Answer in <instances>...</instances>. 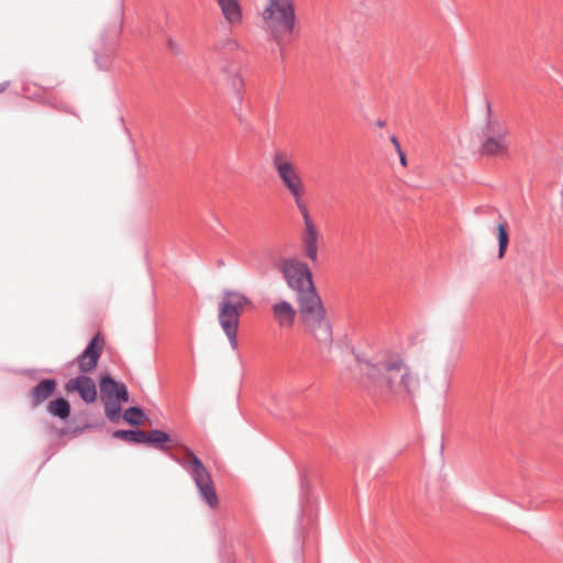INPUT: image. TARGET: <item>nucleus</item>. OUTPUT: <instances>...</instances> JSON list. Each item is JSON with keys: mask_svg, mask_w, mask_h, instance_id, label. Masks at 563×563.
<instances>
[{"mask_svg": "<svg viewBox=\"0 0 563 563\" xmlns=\"http://www.w3.org/2000/svg\"><path fill=\"white\" fill-rule=\"evenodd\" d=\"M352 355L361 373V385L373 398H384L387 393L413 395L420 387L418 376L396 355Z\"/></svg>", "mask_w": 563, "mask_h": 563, "instance_id": "obj_1", "label": "nucleus"}, {"mask_svg": "<svg viewBox=\"0 0 563 563\" xmlns=\"http://www.w3.org/2000/svg\"><path fill=\"white\" fill-rule=\"evenodd\" d=\"M260 18L263 29L277 44L296 33L295 0H263Z\"/></svg>", "mask_w": 563, "mask_h": 563, "instance_id": "obj_2", "label": "nucleus"}, {"mask_svg": "<svg viewBox=\"0 0 563 563\" xmlns=\"http://www.w3.org/2000/svg\"><path fill=\"white\" fill-rule=\"evenodd\" d=\"M272 166L284 189L292 198L297 210L307 208L308 205L305 200L306 184L299 167L296 165L289 153L283 150L275 151L272 155Z\"/></svg>", "mask_w": 563, "mask_h": 563, "instance_id": "obj_3", "label": "nucleus"}, {"mask_svg": "<svg viewBox=\"0 0 563 563\" xmlns=\"http://www.w3.org/2000/svg\"><path fill=\"white\" fill-rule=\"evenodd\" d=\"M297 302L299 318L305 329L317 340L329 342L332 338V324L318 291L297 299Z\"/></svg>", "mask_w": 563, "mask_h": 563, "instance_id": "obj_4", "label": "nucleus"}, {"mask_svg": "<svg viewBox=\"0 0 563 563\" xmlns=\"http://www.w3.org/2000/svg\"><path fill=\"white\" fill-rule=\"evenodd\" d=\"M174 461L183 466L190 475L199 490L201 499L210 507H216L219 503L216 488L213 486L210 473L202 461L189 449L185 451L181 457L172 455Z\"/></svg>", "mask_w": 563, "mask_h": 563, "instance_id": "obj_5", "label": "nucleus"}, {"mask_svg": "<svg viewBox=\"0 0 563 563\" xmlns=\"http://www.w3.org/2000/svg\"><path fill=\"white\" fill-rule=\"evenodd\" d=\"M249 298L240 291L228 290L219 303V322L229 340V349H238L236 331L243 308L250 305Z\"/></svg>", "mask_w": 563, "mask_h": 563, "instance_id": "obj_6", "label": "nucleus"}, {"mask_svg": "<svg viewBox=\"0 0 563 563\" xmlns=\"http://www.w3.org/2000/svg\"><path fill=\"white\" fill-rule=\"evenodd\" d=\"M279 269L288 287L296 292V298L317 292L313 285L312 273L308 265L298 258H284Z\"/></svg>", "mask_w": 563, "mask_h": 563, "instance_id": "obj_7", "label": "nucleus"}, {"mask_svg": "<svg viewBox=\"0 0 563 563\" xmlns=\"http://www.w3.org/2000/svg\"><path fill=\"white\" fill-rule=\"evenodd\" d=\"M509 130L497 119L489 118L484 130L481 154L488 157H506L509 153Z\"/></svg>", "mask_w": 563, "mask_h": 563, "instance_id": "obj_8", "label": "nucleus"}, {"mask_svg": "<svg viewBox=\"0 0 563 563\" xmlns=\"http://www.w3.org/2000/svg\"><path fill=\"white\" fill-rule=\"evenodd\" d=\"M302 221H303V230L300 236L301 246L305 255L311 262H317L318 260V241H319V231L318 228L310 214L309 208H303L302 210H298Z\"/></svg>", "mask_w": 563, "mask_h": 563, "instance_id": "obj_9", "label": "nucleus"}, {"mask_svg": "<svg viewBox=\"0 0 563 563\" xmlns=\"http://www.w3.org/2000/svg\"><path fill=\"white\" fill-rule=\"evenodd\" d=\"M100 393L102 400H113L120 402H128L130 395L126 386L115 380L110 374H106L100 378Z\"/></svg>", "mask_w": 563, "mask_h": 563, "instance_id": "obj_10", "label": "nucleus"}, {"mask_svg": "<svg viewBox=\"0 0 563 563\" xmlns=\"http://www.w3.org/2000/svg\"><path fill=\"white\" fill-rule=\"evenodd\" d=\"M66 388L71 391H77L80 398L87 404H91L97 399L96 384L92 378L86 375H78L70 379Z\"/></svg>", "mask_w": 563, "mask_h": 563, "instance_id": "obj_11", "label": "nucleus"}, {"mask_svg": "<svg viewBox=\"0 0 563 563\" xmlns=\"http://www.w3.org/2000/svg\"><path fill=\"white\" fill-rule=\"evenodd\" d=\"M221 15L231 27H238L243 23V8L241 0H216Z\"/></svg>", "mask_w": 563, "mask_h": 563, "instance_id": "obj_12", "label": "nucleus"}, {"mask_svg": "<svg viewBox=\"0 0 563 563\" xmlns=\"http://www.w3.org/2000/svg\"><path fill=\"white\" fill-rule=\"evenodd\" d=\"M57 388V383L54 378L41 379L31 390V406L37 408L46 401Z\"/></svg>", "mask_w": 563, "mask_h": 563, "instance_id": "obj_13", "label": "nucleus"}, {"mask_svg": "<svg viewBox=\"0 0 563 563\" xmlns=\"http://www.w3.org/2000/svg\"><path fill=\"white\" fill-rule=\"evenodd\" d=\"M272 311L274 320L280 327L289 328L294 324L297 311L290 302L279 300L273 305Z\"/></svg>", "mask_w": 563, "mask_h": 563, "instance_id": "obj_14", "label": "nucleus"}, {"mask_svg": "<svg viewBox=\"0 0 563 563\" xmlns=\"http://www.w3.org/2000/svg\"><path fill=\"white\" fill-rule=\"evenodd\" d=\"M46 410L52 417L66 421L70 417L71 406L65 397H57L48 404Z\"/></svg>", "mask_w": 563, "mask_h": 563, "instance_id": "obj_15", "label": "nucleus"}, {"mask_svg": "<svg viewBox=\"0 0 563 563\" xmlns=\"http://www.w3.org/2000/svg\"><path fill=\"white\" fill-rule=\"evenodd\" d=\"M170 437L167 432L159 430V429H153L148 433L145 432L144 443L148 446L158 449L161 451H167V443L169 442Z\"/></svg>", "mask_w": 563, "mask_h": 563, "instance_id": "obj_16", "label": "nucleus"}, {"mask_svg": "<svg viewBox=\"0 0 563 563\" xmlns=\"http://www.w3.org/2000/svg\"><path fill=\"white\" fill-rule=\"evenodd\" d=\"M113 439L123 440L134 444H143L145 438V431L141 429H118L112 432Z\"/></svg>", "mask_w": 563, "mask_h": 563, "instance_id": "obj_17", "label": "nucleus"}, {"mask_svg": "<svg viewBox=\"0 0 563 563\" xmlns=\"http://www.w3.org/2000/svg\"><path fill=\"white\" fill-rule=\"evenodd\" d=\"M223 70L228 75V81L231 88L234 90V92L240 93L243 90L244 80L241 76L239 66L235 63L231 62L228 63L227 67L223 68Z\"/></svg>", "mask_w": 563, "mask_h": 563, "instance_id": "obj_18", "label": "nucleus"}, {"mask_svg": "<svg viewBox=\"0 0 563 563\" xmlns=\"http://www.w3.org/2000/svg\"><path fill=\"white\" fill-rule=\"evenodd\" d=\"M122 418L126 423L133 427H139L146 419V415L141 407L132 406L124 410Z\"/></svg>", "mask_w": 563, "mask_h": 563, "instance_id": "obj_19", "label": "nucleus"}, {"mask_svg": "<svg viewBox=\"0 0 563 563\" xmlns=\"http://www.w3.org/2000/svg\"><path fill=\"white\" fill-rule=\"evenodd\" d=\"M497 240H498V258L503 260L509 244L508 225L506 221H501L497 224Z\"/></svg>", "mask_w": 563, "mask_h": 563, "instance_id": "obj_20", "label": "nucleus"}, {"mask_svg": "<svg viewBox=\"0 0 563 563\" xmlns=\"http://www.w3.org/2000/svg\"><path fill=\"white\" fill-rule=\"evenodd\" d=\"M104 404V413L109 421L118 423L121 419L122 404L113 400H102Z\"/></svg>", "mask_w": 563, "mask_h": 563, "instance_id": "obj_21", "label": "nucleus"}, {"mask_svg": "<svg viewBox=\"0 0 563 563\" xmlns=\"http://www.w3.org/2000/svg\"><path fill=\"white\" fill-rule=\"evenodd\" d=\"M101 354H78V366L81 372L88 373L95 369Z\"/></svg>", "mask_w": 563, "mask_h": 563, "instance_id": "obj_22", "label": "nucleus"}, {"mask_svg": "<svg viewBox=\"0 0 563 563\" xmlns=\"http://www.w3.org/2000/svg\"><path fill=\"white\" fill-rule=\"evenodd\" d=\"M107 347L104 338L98 333L88 344L84 352H102Z\"/></svg>", "mask_w": 563, "mask_h": 563, "instance_id": "obj_23", "label": "nucleus"}, {"mask_svg": "<svg viewBox=\"0 0 563 563\" xmlns=\"http://www.w3.org/2000/svg\"><path fill=\"white\" fill-rule=\"evenodd\" d=\"M307 512H308L307 508L302 507V509L300 510V512H299V515L297 517V530L299 532H301L302 529H303V518H305V516H308V521L311 520L310 515H308Z\"/></svg>", "mask_w": 563, "mask_h": 563, "instance_id": "obj_24", "label": "nucleus"}, {"mask_svg": "<svg viewBox=\"0 0 563 563\" xmlns=\"http://www.w3.org/2000/svg\"><path fill=\"white\" fill-rule=\"evenodd\" d=\"M227 46H228L229 48H231V49H238V48H239V43H238V41H236V40H234V38H229V40L227 41Z\"/></svg>", "mask_w": 563, "mask_h": 563, "instance_id": "obj_25", "label": "nucleus"}, {"mask_svg": "<svg viewBox=\"0 0 563 563\" xmlns=\"http://www.w3.org/2000/svg\"><path fill=\"white\" fill-rule=\"evenodd\" d=\"M300 486H301V494H303L305 490L308 488V479L303 475H301V477H300Z\"/></svg>", "mask_w": 563, "mask_h": 563, "instance_id": "obj_26", "label": "nucleus"}, {"mask_svg": "<svg viewBox=\"0 0 563 563\" xmlns=\"http://www.w3.org/2000/svg\"><path fill=\"white\" fill-rule=\"evenodd\" d=\"M398 155H399V158H400V163L402 166H407V158H406V155L405 153L402 152V150H399L397 151Z\"/></svg>", "mask_w": 563, "mask_h": 563, "instance_id": "obj_27", "label": "nucleus"}, {"mask_svg": "<svg viewBox=\"0 0 563 563\" xmlns=\"http://www.w3.org/2000/svg\"><path fill=\"white\" fill-rule=\"evenodd\" d=\"M390 141H391L393 145L395 146V150H396V151L401 150V147H400V143H399V141L397 140V137H396V136H391Z\"/></svg>", "mask_w": 563, "mask_h": 563, "instance_id": "obj_28", "label": "nucleus"}, {"mask_svg": "<svg viewBox=\"0 0 563 563\" xmlns=\"http://www.w3.org/2000/svg\"><path fill=\"white\" fill-rule=\"evenodd\" d=\"M7 84H0V92L4 91L7 89Z\"/></svg>", "mask_w": 563, "mask_h": 563, "instance_id": "obj_29", "label": "nucleus"}, {"mask_svg": "<svg viewBox=\"0 0 563 563\" xmlns=\"http://www.w3.org/2000/svg\"><path fill=\"white\" fill-rule=\"evenodd\" d=\"M169 45H170V47H174L175 43H173V41H169Z\"/></svg>", "mask_w": 563, "mask_h": 563, "instance_id": "obj_30", "label": "nucleus"}]
</instances>
